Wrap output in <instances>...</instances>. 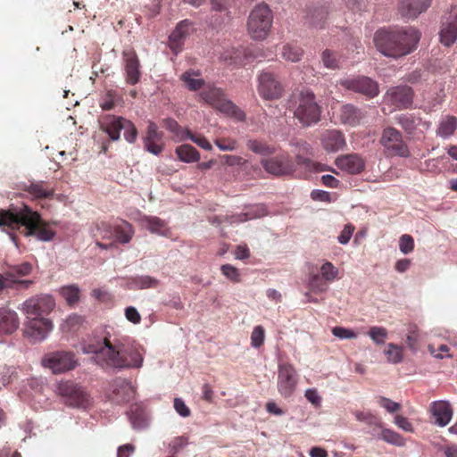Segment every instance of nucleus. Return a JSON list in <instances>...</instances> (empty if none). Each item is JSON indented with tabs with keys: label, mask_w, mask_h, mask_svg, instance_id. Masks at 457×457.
<instances>
[{
	"label": "nucleus",
	"mask_w": 457,
	"mask_h": 457,
	"mask_svg": "<svg viewBox=\"0 0 457 457\" xmlns=\"http://www.w3.org/2000/svg\"><path fill=\"white\" fill-rule=\"evenodd\" d=\"M85 353L94 354L93 359L102 368L138 369L144 361L143 349L136 345L124 344L120 340L111 341L105 337L82 345Z\"/></svg>",
	"instance_id": "1"
},
{
	"label": "nucleus",
	"mask_w": 457,
	"mask_h": 457,
	"mask_svg": "<svg viewBox=\"0 0 457 457\" xmlns=\"http://www.w3.org/2000/svg\"><path fill=\"white\" fill-rule=\"evenodd\" d=\"M21 228H23L21 233L25 237L34 236L41 241H50L55 236V231L50 228V223L44 220L37 212L28 205L8 210L0 209V228L9 233L16 246H18L17 237L12 232Z\"/></svg>",
	"instance_id": "2"
},
{
	"label": "nucleus",
	"mask_w": 457,
	"mask_h": 457,
	"mask_svg": "<svg viewBox=\"0 0 457 457\" xmlns=\"http://www.w3.org/2000/svg\"><path fill=\"white\" fill-rule=\"evenodd\" d=\"M420 37V30L413 27L382 28L375 32L373 41L382 54L397 59L412 53L417 48Z\"/></svg>",
	"instance_id": "3"
},
{
	"label": "nucleus",
	"mask_w": 457,
	"mask_h": 457,
	"mask_svg": "<svg viewBox=\"0 0 457 457\" xmlns=\"http://www.w3.org/2000/svg\"><path fill=\"white\" fill-rule=\"evenodd\" d=\"M292 101L294 102V115L303 126H311L320 120L321 108L311 90L303 89L294 96Z\"/></svg>",
	"instance_id": "4"
},
{
	"label": "nucleus",
	"mask_w": 457,
	"mask_h": 457,
	"mask_svg": "<svg viewBox=\"0 0 457 457\" xmlns=\"http://www.w3.org/2000/svg\"><path fill=\"white\" fill-rule=\"evenodd\" d=\"M273 23V12L267 4H256L247 19V32L253 40H264L270 34Z\"/></svg>",
	"instance_id": "5"
},
{
	"label": "nucleus",
	"mask_w": 457,
	"mask_h": 457,
	"mask_svg": "<svg viewBox=\"0 0 457 457\" xmlns=\"http://www.w3.org/2000/svg\"><path fill=\"white\" fill-rule=\"evenodd\" d=\"M200 97L214 109L237 120H244L245 118V112L228 100L220 88L208 86L200 93Z\"/></svg>",
	"instance_id": "6"
},
{
	"label": "nucleus",
	"mask_w": 457,
	"mask_h": 457,
	"mask_svg": "<svg viewBox=\"0 0 457 457\" xmlns=\"http://www.w3.org/2000/svg\"><path fill=\"white\" fill-rule=\"evenodd\" d=\"M379 144L383 146L386 156L408 157L409 147L403 140V134L393 127L385 128L382 130Z\"/></svg>",
	"instance_id": "7"
},
{
	"label": "nucleus",
	"mask_w": 457,
	"mask_h": 457,
	"mask_svg": "<svg viewBox=\"0 0 457 457\" xmlns=\"http://www.w3.org/2000/svg\"><path fill=\"white\" fill-rule=\"evenodd\" d=\"M57 393L65 399V403L72 407L87 408L90 403L87 393L73 381H61L57 385Z\"/></svg>",
	"instance_id": "8"
},
{
	"label": "nucleus",
	"mask_w": 457,
	"mask_h": 457,
	"mask_svg": "<svg viewBox=\"0 0 457 457\" xmlns=\"http://www.w3.org/2000/svg\"><path fill=\"white\" fill-rule=\"evenodd\" d=\"M298 384V374L292 363L280 362L278 366V393L284 398L291 397Z\"/></svg>",
	"instance_id": "9"
},
{
	"label": "nucleus",
	"mask_w": 457,
	"mask_h": 457,
	"mask_svg": "<svg viewBox=\"0 0 457 457\" xmlns=\"http://www.w3.org/2000/svg\"><path fill=\"white\" fill-rule=\"evenodd\" d=\"M42 364L57 374L75 369L78 361L72 352L55 351L46 354L42 359Z\"/></svg>",
	"instance_id": "10"
},
{
	"label": "nucleus",
	"mask_w": 457,
	"mask_h": 457,
	"mask_svg": "<svg viewBox=\"0 0 457 457\" xmlns=\"http://www.w3.org/2000/svg\"><path fill=\"white\" fill-rule=\"evenodd\" d=\"M54 306L55 302L51 295H41L26 300L22 303L21 311L28 319L44 318L53 311Z\"/></svg>",
	"instance_id": "11"
},
{
	"label": "nucleus",
	"mask_w": 457,
	"mask_h": 457,
	"mask_svg": "<svg viewBox=\"0 0 457 457\" xmlns=\"http://www.w3.org/2000/svg\"><path fill=\"white\" fill-rule=\"evenodd\" d=\"M257 90L266 100L279 99L284 94V87L277 75L270 71H262L258 77Z\"/></svg>",
	"instance_id": "12"
},
{
	"label": "nucleus",
	"mask_w": 457,
	"mask_h": 457,
	"mask_svg": "<svg viewBox=\"0 0 457 457\" xmlns=\"http://www.w3.org/2000/svg\"><path fill=\"white\" fill-rule=\"evenodd\" d=\"M339 84L345 89L373 98L379 93L378 84L366 76H357L341 79Z\"/></svg>",
	"instance_id": "13"
},
{
	"label": "nucleus",
	"mask_w": 457,
	"mask_h": 457,
	"mask_svg": "<svg viewBox=\"0 0 457 457\" xmlns=\"http://www.w3.org/2000/svg\"><path fill=\"white\" fill-rule=\"evenodd\" d=\"M261 162L268 173L278 177L290 175L295 170V163L287 154L262 159Z\"/></svg>",
	"instance_id": "14"
},
{
	"label": "nucleus",
	"mask_w": 457,
	"mask_h": 457,
	"mask_svg": "<svg viewBox=\"0 0 457 457\" xmlns=\"http://www.w3.org/2000/svg\"><path fill=\"white\" fill-rule=\"evenodd\" d=\"M121 55L125 71V81L127 84L134 86L140 81L142 75L139 58L133 48L123 50Z\"/></svg>",
	"instance_id": "15"
},
{
	"label": "nucleus",
	"mask_w": 457,
	"mask_h": 457,
	"mask_svg": "<svg viewBox=\"0 0 457 457\" xmlns=\"http://www.w3.org/2000/svg\"><path fill=\"white\" fill-rule=\"evenodd\" d=\"M414 92L409 86H396L389 88L385 101L398 109H408L413 103Z\"/></svg>",
	"instance_id": "16"
},
{
	"label": "nucleus",
	"mask_w": 457,
	"mask_h": 457,
	"mask_svg": "<svg viewBox=\"0 0 457 457\" xmlns=\"http://www.w3.org/2000/svg\"><path fill=\"white\" fill-rule=\"evenodd\" d=\"M441 44L452 46L457 39V6H452L450 12L443 17L439 32Z\"/></svg>",
	"instance_id": "17"
},
{
	"label": "nucleus",
	"mask_w": 457,
	"mask_h": 457,
	"mask_svg": "<svg viewBox=\"0 0 457 457\" xmlns=\"http://www.w3.org/2000/svg\"><path fill=\"white\" fill-rule=\"evenodd\" d=\"M162 137L163 133L158 130L157 125L154 121H149L145 136L143 137L145 149L154 155H159L163 151Z\"/></svg>",
	"instance_id": "18"
},
{
	"label": "nucleus",
	"mask_w": 457,
	"mask_h": 457,
	"mask_svg": "<svg viewBox=\"0 0 457 457\" xmlns=\"http://www.w3.org/2000/svg\"><path fill=\"white\" fill-rule=\"evenodd\" d=\"M25 334L34 341L44 340L52 329V322L46 318L28 319Z\"/></svg>",
	"instance_id": "19"
},
{
	"label": "nucleus",
	"mask_w": 457,
	"mask_h": 457,
	"mask_svg": "<svg viewBox=\"0 0 457 457\" xmlns=\"http://www.w3.org/2000/svg\"><path fill=\"white\" fill-rule=\"evenodd\" d=\"M432 0H401L399 12L403 18L416 19L431 5Z\"/></svg>",
	"instance_id": "20"
},
{
	"label": "nucleus",
	"mask_w": 457,
	"mask_h": 457,
	"mask_svg": "<svg viewBox=\"0 0 457 457\" xmlns=\"http://www.w3.org/2000/svg\"><path fill=\"white\" fill-rule=\"evenodd\" d=\"M434 423L438 427H445L453 418V409L446 401H435L430 403L428 409Z\"/></svg>",
	"instance_id": "21"
},
{
	"label": "nucleus",
	"mask_w": 457,
	"mask_h": 457,
	"mask_svg": "<svg viewBox=\"0 0 457 457\" xmlns=\"http://www.w3.org/2000/svg\"><path fill=\"white\" fill-rule=\"evenodd\" d=\"M335 163L338 169L349 174H359L365 167L363 159L357 154L340 155Z\"/></svg>",
	"instance_id": "22"
},
{
	"label": "nucleus",
	"mask_w": 457,
	"mask_h": 457,
	"mask_svg": "<svg viewBox=\"0 0 457 457\" xmlns=\"http://www.w3.org/2000/svg\"><path fill=\"white\" fill-rule=\"evenodd\" d=\"M134 395V388L130 382L123 378H116L112 383V401L121 403L129 402Z\"/></svg>",
	"instance_id": "23"
},
{
	"label": "nucleus",
	"mask_w": 457,
	"mask_h": 457,
	"mask_svg": "<svg viewBox=\"0 0 457 457\" xmlns=\"http://www.w3.org/2000/svg\"><path fill=\"white\" fill-rule=\"evenodd\" d=\"M125 118L114 115H106L100 121V129L108 134L112 141H117L120 137V130L123 129Z\"/></svg>",
	"instance_id": "24"
},
{
	"label": "nucleus",
	"mask_w": 457,
	"mask_h": 457,
	"mask_svg": "<svg viewBox=\"0 0 457 457\" xmlns=\"http://www.w3.org/2000/svg\"><path fill=\"white\" fill-rule=\"evenodd\" d=\"M21 190L28 193L32 199H46L53 197L54 189L45 181H32L23 184Z\"/></svg>",
	"instance_id": "25"
},
{
	"label": "nucleus",
	"mask_w": 457,
	"mask_h": 457,
	"mask_svg": "<svg viewBox=\"0 0 457 457\" xmlns=\"http://www.w3.org/2000/svg\"><path fill=\"white\" fill-rule=\"evenodd\" d=\"M322 146L327 152H337L345 145V139L342 132L337 129L324 131L320 137Z\"/></svg>",
	"instance_id": "26"
},
{
	"label": "nucleus",
	"mask_w": 457,
	"mask_h": 457,
	"mask_svg": "<svg viewBox=\"0 0 457 457\" xmlns=\"http://www.w3.org/2000/svg\"><path fill=\"white\" fill-rule=\"evenodd\" d=\"M190 25L191 23L187 20L182 21L178 24L176 29L170 35L169 46L172 52L175 54L181 51L184 41L188 36Z\"/></svg>",
	"instance_id": "27"
},
{
	"label": "nucleus",
	"mask_w": 457,
	"mask_h": 457,
	"mask_svg": "<svg viewBox=\"0 0 457 457\" xmlns=\"http://www.w3.org/2000/svg\"><path fill=\"white\" fill-rule=\"evenodd\" d=\"M19 319L15 312L0 308V334H12L19 328Z\"/></svg>",
	"instance_id": "28"
},
{
	"label": "nucleus",
	"mask_w": 457,
	"mask_h": 457,
	"mask_svg": "<svg viewBox=\"0 0 457 457\" xmlns=\"http://www.w3.org/2000/svg\"><path fill=\"white\" fill-rule=\"evenodd\" d=\"M267 214L266 207L263 204H256L246 207L245 211L233 215L231 217V223L245 222L250 220L258 219Z\"/></svg>",
	"instance_id": "29"
},
{
	"label": "nucleus",
	"mask_w": 457,
	"mask_h": 457,
	"mask_svg": "<svg viewBox=\"0 0 457 457\" xmlns=\"http://www.w3.org/2000/svg\"><path fill=\"white\" fill-rule=\"evenodd\" d=\"M134 236V229L130 223L126 220H120L114 224L113 237L115 242L120 244H128Z\"/></svg>",
	"instance_id": "30"
},
{
	"label": "nucleus",
	"mask_w": 457,
	"mask_h": 457,
	"mask_svg": "<svg viewBox=\"0 0 457 457\" xmlns=\"http://www.w3.org/2000/svg\"><path fill=\"white\" fill-rule=\"evenodd\" d=\"M363 116V112L353 104H345L340 109L339 117L340 120L344 124L355 126L360 122Z\"/></svg>",
	"instance_id": "31"
},
{
	"label": "nucleus",
	"mask_w": 457,
	"mask_h": 457,
	"mask_svg": "<svg viewBox=\"0 0 457 457\" xmlns=\"http://www.w3.org/2000/svg\"><path fill=\"white\" fill-rule=\"evenodd\" d=\"M456 130L457 118L453 115H446L439 121L436 135L443 138H448L453 136Z\"/></svg>",
	"instance_id": "32"
},
{
	"label": "nucleus",
	"mask_w": 457,
	"mask_h": 457,
	"mask_svg": "<svg viewBox=\"0 0 457 457\" xmlns=\"http://www.w3.org/2000/svg\"><path fill=\"white\" fill-rule=\"evenodd\" d=\"M178 159L183 162L191 163L200 160V153L191 145L183 144L175 149Z\"/></svg>",
	"instance_id": "33"
},
{
	"label": "nucleus",
	"mask_w": 457,
	"mask_h": 457,
	"mask_svg": "<svg viewBox=\"0 0 457 457\" xmlns=\"http://www.w3.org/2000/svg\"><path fill=\"white\" fill-rule=\"evenodd\" d=\"M144 221L145 228L154 234H158L163 237H170V230L168 228L166 222L158 217H145Z\"/></svg>",
	"instance_id": "34"
},
{
	"label": "nucleus",
	"mask_w": 457,
	"mask_h": 457,
	"mask_svg": "<svg viewBox=\"0 0 457 457\" xmlns=\"http://www.w3.org/2000/svg\"><path fill=\"white\" fill-rule=\"evenodd\" d=\"M162 126L173 134V139L175 141L187 140V135H188L187 132L189 129L181 127L176 120L171 118L164 119L162 120Z\"/></svg>",
	"instance_id": "35"
},
{
	"label": "nucleus",
	"mask_w": 457,
	"mask_h": 457,
	"mask_svg": "<svg viewBox=\"0 0 457 457\" xmlns=\"http://www.w3.org/2000/svg\"><path fill=\"white\" fill-rule=\"evenodd\" d=\"M201 73L199 71H195L194 70H189L185 71L180 79L186 84L187 87L191 91H196L203 87L204 85V80L200 78Z\"/></svg>",
	"instance_id": "36"
},
{
	"label": "nucleus",
	"mask_w": 457,
	"mask_h": 457,
	"mask_svg": "<svg viewBox=\"0 0 457 457\" xmlns=\"http://www.w3.org/2000/svg\"><path fill=\"white\" fill-rule=\"evenodd\" d=\"M248 149L252 152L262 155L268 156L272 155L276 153V147L273 145H268L266 142L257 139L248 140L246 143Z\"/></svg>",
	"instance_id": "37"
},
{
	"label": "nucleus",
	"mask_w": 457,
	"mask_h": 457,
	"mask_svg": "<svg viewBox=\"0 0 457 457\" xmlns=\"http://www.w3.org/2000/svg\"><path fill=\"white\" fill-rule=\"evenodd\" d=\"M130 422L135 428H144L147 426V418L144 409L139 405H133L129 413Z\"/></svg>",
	"instance_id": "38"
},
{
	"label": "nucleus",
	"mask_w": 457,
	"mask_h": 457,
	"mask_svg": "<svg viewBox=\"0 0 457 457\" xmlns=\"http://www.w3.org/2000/svg\"><path fill=\"white\" fill-rule=\"evenodd\" d=\"M159 280L150 276H138L131 279L130 287L132 289L155 288Z\"/></svg>",
	"instance_id": "39"
},
{
	"label": "nucleus",
	"mask_w": 457,
	"mask_h": 457,
	"mask_svg": "<svg viewBox=\"0 0 457 457\" xmlns=\"http://www.w3.org/2000/svg\"><path fill=\"white\" fill-rule=\"evenodd\" d=\"M13 274L12 272H6L4 275H0V292L4 288H12L14 285L21 286L24 288H28L31 284V280L28 279H12Z\"/></svg>",
	"instance_id": "40"
},
{
	"label": "nucleus",
	"mask_w": 457,
	"mask_h": 457,
	"mask_svg": "<svg viewBox=\"0 0 457 457\" xmlns=\"http://www.w3.org/2000/svg\"><path fill=\"white\" fill-rule=\"evenodd\" d=\"M321 60L324 66L330 70H337L341 67V55L337 54L336 52L326 49L321 54Z\"/></svg>",
	"instance_id": "41"
},
{
	"label": "nucleus",
	"mask_w": 457,
	"mask_h": 457,
	"mask_svg": "<svg viewBox=\"0 0 457 457\" xmlns=\"http://www.w3.org/2000/svg\"><path fill=\"white\" fill-rule=\"evenodd\" d=\"M281 54L285 60L296 62L301 60L303 51L295 45L287 44L283 46Z\"/></svg>",
	"instance_id": "42"
},
{
	"label": "nucleus",
	"mask_w": 457,
	"mask_h": 457,
	"mask_svg": "<svg viewBox=\"0 0 457 457\" xmlns=\"http://www.w3.org/2000/svg\"><path fill=\"white\" fill-rule=\"evenodd\" d=\"M328 16V12L324 7L315 8L309 15V21L312 26L322 29Z\"/></svg>",
	"instance_id": "43"
},
{
	"label": "nucleus",
	"mask_w": 457,
	"mask_h": 457,
	"mask_svg": "<svg viewBox=\"0 0 457 457\" xmlns=\"http://www.w3.org/2000/svg\"><path fill=\"white\" fill-rule=\"evenodd\" d=\"M60 294L69 305H73L79 300V288L75 285L62 287Z\"/></svg>",
	"instance_id": "44"
},
{
	"label": "nucleus",
	"mask_w": 457,
	"mask_h": 457,
	"mask_svg": "<svg viewBox=\"0 0 457 457\" xmlns=\"http://www.w3.org/2000/svg\"><path fill=\"white\" fill-rule=\"evenodd\" d=\"M386 359L391 363H399L403 359V348L394 343L387 345V349L385 350Z\"/></svg>",
	"instance_id": "45"
},
{
	"label": "nucleus",
	"mask_w": 457,
	"mask_h": 457,
	"mask_svg": "<svg viewBox=\"0 0 457 457\" xmlns=\"http://www.w3.org/2000/svg\"><path fill=\"white\" fill-rule=\"evenodd\" d=\"M308 284L310 290L314 293H323L328 290V282L320 274H312Z\"/></svg>",
	"instance_id": "46"
},
{
	"label": "nucleus",
	"mask_w": 457,
	"mask_h": 457,
	"mask_svg": "<svg viewBox=\"0 0 457 457\" xmlns=\"http://www.w3.org/2000/svg\"><path fill=\"white\" fill-rule=\"evenodd\" d=\"M320 276L327 281L328 283L333 282L337 278L338 276V269L330 262H325L320 267Z\"/></svg>",
	"instance_id": "47"
},
{
	"label": "nucleus",
	"mask_w": 457,
	"mask_h": 457,
	"mask_svg": "<svg viewBox=\"0 0 457 457\" xmlns=\"http://www.w3.org/2000/svg\"><path fill=\"white\" fill-rule=\"evenodd\" d=\"M368 335L376 345H384L388 332L384 327L373 326L370 328Z\"/></svg>",
	"instance_id": "48"
},
{
	"label": "nucleus",
	"mask_w": 457,
	"mask_h": 457,
	"mask_svg": "<svg viewBox=\"0 0 457 457\" xmlns=\"http://www.w3.org/2000/svg\"><path fill=\"white\" fill-rule=\"evenodd\" d=\"M382 440L385 442L395 445L397 446H401L404 445V440L402 436H400L395 431L389 428H383L380 433V436Z\"/></svg>",
	"instance_id": "49"
},
{
	"label": "nucleus",
	"mask_w": 457,
	"mask_h": 457,
	"mask_svg": "<svg viewBox=\"0 0 457 457\" xmlns=\"http://www.w3.org/2000/svg\"><path fill=\"white\" fill-rule=\"evenodd\" d=\"M221 273L231 282L238 283L240 282V272L237 268L230 265V264H223L220 267Z\"/></svg>",
	"instance_id": "50"
},
{
	"label": "nucleus",
	"mask_w": 457,
	"mask_h": 457,
	"mask_svg": "<svg viewBox=\"0 0 457 457\" xmlns=\"http://www.w3.org/2000/svg\"><path fill=\"white\" fill-rule=\"evenodd\" d=\"M396 122L407 132H411L416 125L414 117L411 114H400L396 118Z\"/></svg>",
	"instance_id": "51"
},
{
	"label": "nucleus",
	"mask_w": 457,
	"mask_h": 457,
	"mask_svg": "<svg viewBox=\"0 0 457 457\" xmlns=\"http://www.w3.org/2000/svg\"><path fill=\"white\" fill-rule=\"evenodd\" d=\"M122 129H124V138L129 143H135L137 137V129L134 123L126 119L125 121H123Z\"/></svg>",
	"instance_id": "52"
},
{
	"label": "nucleus",
	"mask_w": 457,
	"mask_h": 457,
	"mask_svg": "<svg viewBox=\"0 0 457 457\" xmlns=\"http://www.w3.org/2000/svg\"><path fill=\"white\" fill-rule=\"evenodd\" d=\"M188 135H187V139H190L192 142L196 144L199 147L211 151L212 149V144L207 140V138L200 134H194L190 130H188Z\"/></svg>",
	"instance_id": "53"
},
{
	"label": "nucleus",
	"mask_w": 457,
	"mask_h": 457,
	"mask_svg": "<svg viewBox=\"0 0 457 457\" xmlns=\"http://www.w3.org/2000/svg\"><path fill=\"white\" fill-rule=\"evenodd\" d=\"M265 330L262 326H256L251 334V345L259 348L264 343Z\"/></svg>",
	"instance_id": "54"
},
{
	"label": "nucleus",
	"mask_w": 457,
	"mask_h": 457,
	"mask_svg": "<svg viewBox=\"0 0 457 457\" xmlns=\"http://www.w3.org/2000/svg\"><path fill=\"white\" fill-rule=\"evenodd\" d=\"M399 249L403 254H408L414 250L413 237L408 234L401 236L399 239Z\"/></svg>",
	"instance_id": "55"
},
{
	"label": "nucleus",
	"mask_w": 457,
	"mask_h": 457,
	"mask_svg": "<svg viewBox=\"0 0 457 457\" xmlns=\"http://www.w3.org/2000/svg\"><path fill=\"white\" fill-rule=\"evenodd\" d=\"M114 224L101 221L96 225V231L102 238L112 239Z\"/></svg>",
	"instance_id": "56"
},
{
	"label": "nucleus",
	"mask_w": 457,
	"mask_h": 457,
	"mask_svg": "<svg viewBox=\"0 0 457 457\" xmlns=\"http://www.w3.org/2000/svg\"><path fill=\"white\" fill-rule=\"evenodd\" d=\"M214 144L221 151H233L237 146V142L230 137H220L214 141Z\"/></svg>",
	"instance_id": "57"
},
{
	"label": "nucleus",
	"mask_w": 457,
	"mask_h": 457,
	"mask_svg": "<svg viewBox=\"0 0 457 457\" xmlns=\"http://www.w3.org/2000/svg\"><path fill=\"white\" fill-rule=\"evenodd\" d=\"M332 334L340 339H353L358 337V334L350 328L344 327H335L331 330Z\"/></svg>",
	"instance_id": "58"
},
{
	"label": "nucleus",
	"mask_w": 457,
	"mask_h": 457,
	"mask_svg": "<svg viewBox=\"0 0 457 457\" xmlns=\"http://www.w3.org/2000/svg\"><path fill=\"white\" fill-rule=\"evenodd\" d=\"M32 270V266L29 262H23L21 264L14 265L11 267L8 272L13 274L12 279H15V276L23 277L29 275Z\"/></svg>",
	"instance_id": "59"
},
{
	"label": "nucleus",
	"mask_w": 457,
	"mask_h": 457,
	"mask_svg": "<svg viewBox=\"0 0 457 457\" xmlns=\"http://www.w3.org/2000/svg\"><path fill=\"white\" fill-rule=\"evenodd\" d=\"M378 403L381 407L385 408L390 413L396 412L401 409L400 403L384 396H379L378 398Z\"/></svg>",
	"instance_id": "60"
},
{
	"label": "nucleus",
	"mask_w": 457,
	"mask_h": 457,
	"mask_svg": "<svg viewBox=\"0 0 457 457\" xmlns=\"http://www.w3.org/2000/svg\"><path fill=\"white\" fill-rule=\"evenodd\" d=\"M354 231V227L351 224H347L344 227L343 230L341 231L340 235L338 236L337 239L338 242L342 245L347 244Z\"/></svg>",
	"instance_id": "61"
},
{
	"label": "nucleus",
	"mask_w": 457,
	"mask_h": 457,
	"mask_svg": "<svg viewBox=\"0 0 457 457\" xmlns=\"http://www.w3.org/2000/svg\"><path fill=\"white\" fill-rule=\"evenodd\" d=\"M174 409L182 417H188L191 413L190 409L181 398H175Z\"/></svg>",
	"instance_id": "62"
},
{
	"label": "nucleus",
	"mask_w": 457,
	"mask_h": 457,
	"mask_svg": "<svg viewBox=\"0 0 457 457\" xmlns=\"http://www.w3.org/2000/svg\"><path fill=\"white\" fill-rule=\"evenodd\" d=\"M395 423L398 428H402L403 430H404L406 432L413 431L412 424L408 420L407 418H405L403 416L396 415L395 417Z\"/></svg>",
	"instance_id": "63"
},
{
	"label": "nucleus",
	"mask_w": 457,
	"mask_h": 457,
	"mask_svg": "<svg viewBox=\"0 0 457 457\" xmlns=\"http://www.w3.org/2000/svg\"><path fill=\"white\" fill-rule=\"evenodd\" d=\"M125 316L128 320L134 324H138L141 321V315L135 307H127L125 309Z\"/></svg>",
	"instance_id": "64"
}]
</instances>
